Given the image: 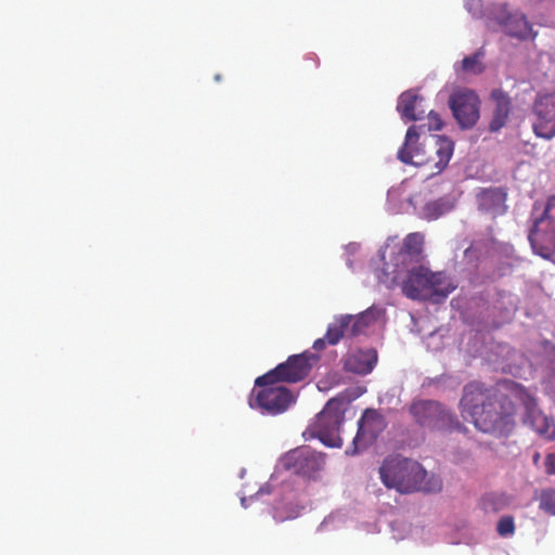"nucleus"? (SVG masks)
<instances>
[{"instance_id": "nucleus-28", "label": "nucleus", "mask_w": 555, "mask_h": 555, "mask_svg": "<svg viewBox=\"0 0 555 555\" xmlns=\"http://www.w3.org/2000/svg\"><path fill=\"white\" fill-rule=\"evenodd\" d=\"M382 315V310L375 307H370L365 311L357 314V317H363L362 322L367 328L371 324L376 322Z\"/></svg>"}, {"instance_id": "nucleus-22", "label": "nucleus", "mask_w": 555, "mask_h": 555, "mask_svg": "<svg viewBox=\"0 0 555 555\" xmlns=\"http://www.w3.org/2000/svg\"><path fill=\"white\" fill-rule=\"evenodd\" d=\"M424 244V236L421 233H410L405 236L402 247L399 251V257L402 258V263L406 258L418 257L422 254Z\"/></svg>"}, {"instance_id": "nucleus-26", "label": "nucleus", "mask_w": 555, "mask_h": 555, "mask_svg": "<svg viewBox=\"0 0 555 555\" xmlns=\"http://www.w3.org/2000/svg\"><path fill=\"white\" fill-rule=\"evenodd\" d=\"M540 508L555 515V489H545L541 492Z\"/></svg>"}, {"instance_id": "nucleus-19", "label": "nucleus", "mask_w": 555, "mask_h": 555, "mask_svg": "<svg viewBox=\"0 0 555 555\" xmlns=\"http://www.w3.org/2000/svg\"><path fill=\"white\" fill-rule=\"evenodd\" d=\"M377 362V352L374 349L357 350L349 353L344 360L347 372L365 375L372 372Z\"/></svg>"}, {"instance_id": "nucleus-1", "label": "nucleus", "mask_w": 555, "mask_h": 555, "mask_svg": "<svg viewBox=\"0 0 555 555\" xmlns=\"http://www.w3.org/2000/svg\"><path fill=\"white\" fill-rule=\"evenodd\" d=\"M460 411L463 417H470L482 433L501 437L508 435L514 427L511 401L477 382L464 387Z\"/></svg>"}, {"instance_id": "nucleus-3", "label": "nucleus", "mask_w": 555, "mask_h": 555, "mask_svg": "<svg viewBox=\"0 0 555 555\" xmlns=\"http://www.w3.org/2000/svg\"><path fill=\"white\" fill-rule=\"evenodd\" d=\"M379 477L387 488L400 493L436 492L442 488L438 477L427 478V472L418 462L401 456L385 459L379 467Z\"/></svg>"}, {"instance_id": "nucleus-33", "label": "nucleus", "mask_w": 555, "mask_h": 555, "mask_svg": "<svg viewBox=\"0 0 555 555\" xmlns=\"http://www.w3.org/2000/svg\"><path fill=\"white\" fill-rule=\"evenodd\" d=\"M414 151H415V146L410 149V152H414Z\"/></svg>"}, {"instance_id": "nucleus-25", "label": "nucleus", "mask_w": 555, "mask_h": 555, "mask_svg": "<svg viewBox=\"0 0 555 555\" xmlns=\"http://www.w3.org/2000/svg\"><path fill=\"white\" fill-rule=\"evenodd\" d=\"M483 57V52L481 50L477 51L473 55L465 56L462 60L461 68L464 73L470 74H480L483 70V65L481 63V59Z\"/></svg>"}, {"instance_id": "nucleus-13", "label": "nucleus", "mask_w": 555, "mask_h": 555, "mask_svg": "<svg viewBox=\"0 0 555 555\" xmlns=\"http://www.w3.org/2000/svg\"><path fill=\"white\" fill-rule=\"evenodd\" d=\"M363 317L352 314L340 315L327 326L326 338L328 345H336L343 337H354L365 331V324L362 322Z\"/></svg>"}, {"instance_id": "nucleus-7", "label": "nucleus", "mask_w": 555, "mask_h": 555, "mask_svg": "<svg viewBox=\"0 0 555 555\" xmlns=\"http://www.w3.org/2000/svg\"><path fill=\"white\" fill-rule=\"evenodd\" d=\"M528 240L533 251L543 258L547 259L555 253V195L547 199L543 215L534 221Z\"/></svg>"}, {"instance_id": "nucleus-30", "label": "nucleus", "mask_w": 555, "mask_h": 555, "mask_svg": "<svg viewBox=\"0 0 555 555\" xmlns=\"http://www.w3.org/2000/svg\"><path fill=\"white\" fill-rule=\"evenodd\" d=\"M545 472L548 475H555V453H550L546 455Z\"/></svg>"}, {"instance_id": "nucleus-9", "label": "nucleus", "mask_w": 555, "mask_h": 555, "mask_svg": "<svg viewBox=\"0 0 555 555\" xmlns=\"http://www.w3.org/2000/svg\"><path fill=\"white\" fill-rule=\"evenodd\" d=\"M284 468L306 479H317L325 467V455L310 447L288 451L282 459Z\"/></svg>"}, {"instance_id": "nucleus-5", "label": "nucleus", "mask_w": 555, "mask_h": 555, "mask_svg": "<svg viewBox=\"0 0 555 555\" xmlns=\"http://www.w3.org/2000/svg\"><path fill=\"white\" fill-rule=\"evenodd\" d=\"M320 357L310 351L299 354H293L283 363L259 376L255 380V385L264 384H294L304 380L310 373L312 366L317 364Z\"/></svg>"}, {"instance_id": "nucleus-11", "label": "nucleus", "mask_w": 555, "mask_h": 555, "mask_svg": "<svg viewBox=\"0 0 555 555\" xmlns=\"http://www.w3.org/2000/svg\"><path fill=\"white\" fill-rule=\"evenodd\" d=\"M454 118L462 128H472L479 119L480 101L472 90L454 92L449 100Z\"/></svg>"}, {"instance_id": "nucleus-17", "label": "nucleus", "mask_w": 555, "mask_h": 555, "mask_svg": "<svg viewBox=\"0 0 555 555\" xmlns=\"http://www.w3.org/2000/svg\"><path fill=\"white\" fill-rule=\"evenodd\" d=\"M443 405L435 400H416L409 408L414 421L423 428L431 431L434 424L442 413Z\"/></svg>"}, {"instance_id": "nucleus-16", "label": "nucleus", "mask_w": 555, "mask_h": 555, "mask_svg": "<svg viewBox=\"0 0 555 555\" xmlns=\"http://www.w3.org/2000/svg\"><path fill=\"white\" fill-rule=\"evenodd\" d=\"M541 438L552 441L555 439V422L552 417L545 415L535 403H530L526 408L524 418Z\"/></svg>"}, {"instance_id": "nucleus-29", "label": "nucleus", "mask_w": 555, "mask_h": 555, "mask_svg": "<svg viewBox=\"0 0 555 555\" xmlns=\"http://www.w3.org/2000/svg\"><path fill=\"white\" fill-rule=\"evenodd\" d=\"M428 120H429V129L430 130H440L443 126V122H442L439 114L435 113L434 111H430L428 113Z\"/></svg>"}, {"instance_id": "nucleus-18", "label": "nucleus", "mask_w": 555, "mask_h": 555, "mask_svg": "<svg viewBox=\"0 0 555 555\" xmlns=\"http://www.w3.org/2000/svg\"><path fill=\"white\" fill-rule=\"evenodd\" d=\"M498 22L503 31L509 37H514L519 40H527L533 39L537 35L533 33L532 26L522 13H509Z\"/></svg>"}, {"instance_id": "nucleus-6", "label": "nucleus", "mask_w": 555, "mask_h": 555, "mask_svg": "<svg viewBox=\"0 0 555 555\" xmlns=\"http://www.w3.org/2000/svg\"><path fill=\"white\" fill-rule=\"evenodd\" d=\"M343 400L333 398L327 401L323 410L318 414L313 424L314 435L322 443L333 448H340L343 439L340 437V426L345 420Z\"/></svg>"}, {"instance_id": "nucleus-4", "label": "nucleus", "mask_w": 555, "mask_h": 555, "mask_svg": "<svg viewBox=\"0 0 555 555\" xmlns=\"http://www.w3.org/2000/svg\"><path fill=\"white\" fill-rule=\"evenodd\" d=\"M453 289L443 272H433L424 266L411 269L402 284L403 294L417 300L446 298Z\"/></svg>"}, {"instance_id": "nucleus-10", "label": "nucleus", "mask_w": 555, "mask_h": 555, "mask_svg": "<svg viewBox=\"0 0 555 555\" xmlns=\"http://www.w3.org/2000/svg\"><path fill=\"white\" fill-rule=\"evenodd\" d=\"M387 426L385 417L374 409H366L358 422V431L352 441V450L347 454L354 455L371 446Z\"/></svg>"}, {"instance_id": "nucleus-8", "label": "nucleus", "mask_w": 555, "mask_h": 555, "mask_svg": "<svg viewBox=\"0 0 555 555\" xmlns=\"http://www.w3.org/2000/svg\"><path fill=\"white\" fill-rule=\"evenodd\" d=\"M256 387L258 389L253 390L249 405L259 409L261 413L278 415L284 413L295 402V396L285 386L264 384Z\"/></svg>"}, {"instance_id": "nucleus-12", "label": "nucleus", "mask_w": 555, "mask_h": 555, "mask_svg": "<svg viewBox=\"0 0 555 555\" xmlns=\"http://www.w3.org/2000/svg\"><path fill=\"white\" fill-rule=\"evenodd\" d=\"M537 121L533 124L538 137L552 139L555 137V92L540 95L533 105Z\"/></svg>"}, {"instance_id": "nucleus-31", "label": "nucleus", "mask_w": 555, "mask_h": 555, "mask_svg": "<svg viewBox=\"0 0 555 555\" xmlns=\"http://www.w3.org/2000/svg\"><path fill=\"white\" fill-rule=\"evenodd\" d=\"M326 344H328L326 336L324 338H319L313 343V349L321 351L326 347Z\"/></svg>"}, {"instance_id": "nucleus-14", "label": "nucleus", "mask_w": 555, "mask_h": 555, "mask_svg": "<svg viewBox=\"0 0 555 555\" xmlns=\"http://www.w3.org/2000/svg\"><path fill=\"white\" fill-rule=\"evenodd\" d=\"M490 101L493 107L489 130L491 132H498L506 126L513 111V102L508 93L501 88L491 91Z\"/></svg>"}, {"instance_id": "nucleus-20", "label": "nucleus", "mask_w": 555, "mask_h": 555, "mask_svg": "<svg viewBox=\"0 0 555 555\" xmlns=\"http://www.w3.org/2000/svg\"><path fill=\"white\" fill-rule=\"evenodd\" d=\"M423 99L413 90L400 94L397 103V111L401 117L408 121L418 120L425 114V111L417 112V103Z\"/></svg>"}, {"instance_id": "nucleus-23", "label": "nucleus", "mask_w": 555, "mask_h": 555, "mask_svg": "<svg viewBox=\"0 0 555 555\" xmlns=\"http://www.w3.org/2000/svg\"><path fill=\"white\" fill-rule=\"evenodd\" d=\"M453 207L454 204L449 198L441 197L426 203L423 207V216L427 220H436L451 211Z\"/></svg>"}, {"instance_id": "nucleus-15", "label": "nucleus", "mask_w": 555, "mask_h": 555, "mask_svg": "<svg viewBox=\"0 0 555 555\" xmlns=\"http://www.w3.org/2000/svg\"><path fill=\"white\" fill-rule=\"evenodd\" d=\"M507 193L503 188H488L477 194L479 210L492 217L502 216L506 212Z\"/></svg>"}, {"instance_id": "nucleus-32", "label": "nucleus", "mask_w": 555, "mask_h": 555, "mask_svg": "<svg viewBox=\"0 0 555 555\" xmlns=\"http://www.w3.org/2000/svg\"><path fill=\"white\" fill-rule=\"evenodd\" d=\"M215 79H216L217 81H219V80L221 79L220 75H216V76H215Z\"/></svg>"}, {"instance_id": "nucleus-21", "label": "nucleus", "mask_w": 555, "mask_h": 555, "mask_svg": "<svg viewBox=\"0 0 555 555\" xmlns=\"http://www.w3.org/2000/svg\"><path fill=\"white\" fill-rule=\"evenodd\" d=\"M431 431H439L443 434L466 433L467 428L459 421L454 413L443 406L442 413L437 417Z\"/></svg>"}, {"instance_id": "nucleus-2", "label": "nucleus", "mask_w": 555, "mask_h": 555, "mask_svg": "<svg viewBox=\"0 0 555 555\" xmlns=\"http://www.w3.org/2000/svg\"><path fill=\"white\" fill-rule=\"evenodd\" d=\"M418 140L420 134L416 127L411 126L405 133L402 146L398 151V159L405 165L427 166L430 170L429 176L441 173L453 155V141L443 135H435L433 141L426 145L420 144Z\"/></svg>"}, {"instance_id": "nucleus-24", "label": "nucleus", "mask_w": 555, "mask_h": 555, "mask_svg": "<svg viewBox=\"0 0 555 555\" xmlns=\"http://www.w3.org/2000/svg\"><path fill=\"white\" fill-rule=\"evenodd\" d=\"M509 504V498L505 493H487L480 500V507L485 513H498Z\"/></svg>"}, {"instance_id": "nucleus-27", "label": "nucleus", "mask_w": 555, "mask_h": 555, "mask_svg": "<svg viewBox=\"0 0 555 555\" xmlns=\"http://www.w3.org/2000/svg\"><path fill=\"white\" fill-rule=\"evenodd\" d=\"M496 531L502 537L513 534L515 531V524H514L513 517H511V516L502 517L498 522Z\"/></svg>"}]
</instances>
